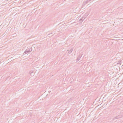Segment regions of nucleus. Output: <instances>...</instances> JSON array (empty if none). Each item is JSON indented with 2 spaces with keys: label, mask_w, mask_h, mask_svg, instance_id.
<instances>
[{
  "label": "nucleus",
  "mask_w": 123,
  "mask_h": 123,
  "mask_svg": "<svg viewBox=\"0 0 123 123\" xmlns=\"http://www.w3.org/2000/svg\"><path fill=\"white\" fill-rule=\"evenodd\" d=\"M32 51L31 48L27 49H26L24 53V55L25 54L28 53Z\"/></svg>",
  "instance_id": "nucleus-1"
},
{
  "label": "nucleus",
  "mask_w": 123,
  "mask_h": 123,
  "mask_svg": "<svg viewBox=\"0 0 123 123\" xmlns=\"http://www.w3.org/2000/svg\"><path fill=\"white\" fill-rule=\"evenodd\" d=\"M89 14V13L87 12L84 15V17H85V18H86V17Z\"/></svg>",
  "instance_id": "nucleus-2"
},
{
  "label": "nucleus",
  "mask_w": 123,
  "mask_h": 123,
  "mask_svg": "<svg viewBox=\"0 0 123 123\" xmlns=\"http://www.w3.org/2000/svg\"><path fill=\"white\" fill-rule=\"evenodd\" d=\"M91 0H87L85 2H84L85 3V4H86L88 2H89L90 1H91ZM84 3H83V4H84Z\"/></svg>",
  "instance_id": "nucleus-3"
},
{
  "label": "nucleus",
  "mask_w": 123,
  "mask_h": 123,
  "mask_svg": "<svg viewBox=\"0 0 123 123\" xmlns=\"http://www.w3.org/2000/svg\"><path fill=\"white\" fill-rule=\"evenodd\" d=\"M81 56H79L77 58V61H79L80 60V58Z\"/></svg>",
  "instance_id": "nucleus-4"
},
{
  "label": "nucleus",
  "mask_w": 123,
  "mask_h": 123,
  "mask_svg": "<svg viewBox=\"0 0 123 123\" xmlns=\"http://www.w3.org/2000/svg\"><path fill=\"white\" fill-rule=\"evenodd\" d=\"M85 18V17L84 16L83 17H82L80 20H80H82L83 21V20L85 18Z\"/></svg>",
  "instance_id": "nucleus-5"
},
{
  "label": "nucleus",
  "mask_w": 123,
  "mask_h": 123,
  "mask_svg": "<svg viewBox=\"0 0 123 123\" xmlns=\"http://www.w3.org/2000/svg\"><path fill=\"white\" fill-rule=\"evenodd\" d=\"M119 118V116H117L116 117H114L113 119V120H114L115 119H118Z\"/></svg>",
  "instance_id": "nucleus-6"
},
{
  "label": "nucleus",
  "mask_w": 123,
  "mask_h": 123,
  "mask_svg": "<svg viewBox=\"0 0 123 123\" xmlns=\"http://www.w3.org/2000/svg\"><path fill=\"white\" fill-rule=\"evenodd\" d=\"M73 48H71L69 50V51H68V52L70 54L72 52L73 50Z\"/></svg>",
  "instance_id": "nucleus-7"
},
{
  "label": "nucleus",
  "mask_w": 123,
  "mask_h": 123,
  "mask_svg": "<svg viewBox=\"0 0 123 123\" xmlns=\"http://www.w3.org/2000/svg\"><path fill=\"white\" fill-rule=\"evenodd\" d=\"M51 34H49L47 35V37H48L49 36V35H50Z\"/></svg>",
  "instance_id": "nucleus-8"
},
{
  "label": "nucleus",
  "mask_w": 123,
  "mask_h": 123,
  "mask_svg": "<svg viewBox=\"0 0 123 123\" xmlns=\"http://www.w3.org/2000/svg\"><path fill=\"white\" fill-rule=\"evenodd\" d=\"M32 73V72H31V73Z\"/></svg>",
  "instance_id": "nucleus-9"
},
{
  "label": "nucleus",
  "mask_w": 123,
  "mask_h": 123,
  "mask_svg": "<svg viewBox=\"0 0 123 123\" xmlns=\"http://www.w3.org/2000/svg\"><path fill=\"white\" fill-rule=\"evenodd\" d=\"M50 36V35H49V36Z\"/></svg>",
  "instance_id": "nucleus-10"
},
{
  "label": "nucleus",
  "mask_w": 123,
  "mask_h": 123,
  "mask_svg": "<svg viewBox=\"0 0 123 123\" xmlns=\"http://www.w3.org/2000/svg\"><path fill=\"white\" fill-rule=\"evenodd\" d=\"M30 116H31V115H30Z\"/></svg>",
  "instance_id": "nucleus-11"
}]
</instances>
